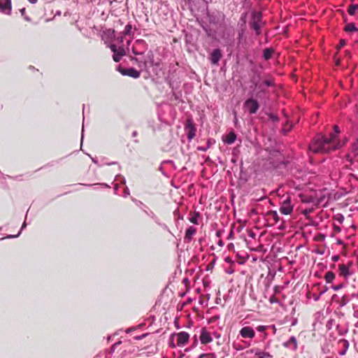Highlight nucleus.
<instances>
[{
	"mask_svg": "<svg viewBox=\"0 0 358 358\" xmlns=\"http://www.w3.org/2000/svg\"><path fill=\"white\" fill-rule=\"evenodd\" d=\"M334 133H331L329 137L318 135L310 144L309 149L313 152H329L338 149L341 144L337 141V134L340 132L338 127L334 125Z\"/></svg>",
	"mask_w": 358,
	"mask_h": 358,
	"instance_id": "1",
	"label": "nucleus"
},
{
	"mask_svg": "<svg viewBox=\"0 0 358 358\" xmlns=\"http://www.w3.org/2000/svg\"><path fill=\"white\" fill-rule=\"evenodd\" d=\"M262 15L260 12H255L252 15V19L249 22L250 27L254 29L257 36L261 34V25L262 24Z\"/></svg>",
	"mask_w": 358,
	"mask_h": 358,
	"instance_id": "2",
	"label": "nucleus"
},
{
	"mask_svg": "<svg viewBox=\"0 0 358 358\" xmlns=\"http://www.w3.org/2000/svg\"><path fill=\"white\" fill-rule=\"evenodd\" d=\"M338 267L341 275H343L348 280L352 275L355 274V265L352 262H349L346 264H340Z\"/></svg>",
	"mask_w": 358,
	"mask_h": 358,
	"instance_id": "3",
	"label": "nucleus"
},
{
	"mask_svg": "<svg viewBox=\"0 0 358 358\" xmlns=\"http://www.w3.org/2000/svg\"><path fill=\"white\" fill-rule=\"evenodd\" d=\"M243 108L250 115L255 114L259 108V104L256 99L249 98L243 103Z\"/></svg>",
	"mask_w": 358,
	"mask_h": 358,
	"instance_id": "4",
	"label": "nucleus"
},
{
	"mask_svg": "<svg viewBox=\"0 0 358 358\" xmlns=\"http://www.w3.org/2000/svg\"><path fill=\"white\" fill-rule=\"evenodd\" d=\"M109 48L114 53L113 55V59L115 62H120L122 57L125 55V50L122 45H120L117 48V45L110 44Z\"/></svg>",
	"mask_w": 358,
	"mask_h": 358,
	"instance_id": "5",
	"label": "nucleus"
},
{
	"mask_svg": "<svg viewBox=\"0 0 358 358\" xmlns=\"http://www.w3.org/2000/svg\"><path fill=\"white\" fill-rule=\"evenodd\" d=\"M238 336L245 339H253L255 337V331L250 326H244L240 329Z\"/></svg>",
	"mask_w": 358,
	"mask_h": 358,
	"instance_id": "6",
	"label": "nucleus"
},
{
	"mask_svg": "<svg viewBox=\"0 0 358 358\" xmlns=\"http://www.w3.org/2000/svg\"><path fill=\"white\" fill-rule=\"evenodd\" d=\"M171 337H176L177 345L178 347H183L187 343L189 339V334L186 331H180L177 334H173Z\"/></svg>",
	"mask_w": 358,
	"mask_h": 358,
	"instance_id": "7",
	"label": "nucleus"
},
{
	"mask_svg": "<svg viewBox=\"0 0 358 358\" xmlns=\"http://www.w3.org/2000/svg\"><path fill=\"white\" fill-rule=\"evenodd\" d=\"M185 130L187 132V138L191 141L196 134V127L192 119L187 120Z\"/></svg>",
	"mask_w": 358,
	"mask_h": 358,
	"instance_id": "8",
	"label": "nucleus"
},
{
	"mask_svg": "<svg viewBox=\"0 0 358 358\" xmlns=\"http://www.w3.org/2000/svg\"><path fill=\"white\" fill-rule=\"evenodd\" d=\"M293 210V206L291 204L290 198L285 199L280 207V212L284 215H289Z\"/></svg>",
	"mask_w": 358,
	"mask_h": 358,
	"instance_id": "9",
	"label": "nucleus"
},
{
	"mask_svg": "<svg viewBox=\"0 0 358 358\" xmlns=\"http://www.w3.org/2000/svg\"><path fill=\"white\" fill-rule=\"evenodd\" d=\"M119 71L122 76H127L134 78H138L141 76V72L133 67L120 69Z\"/></svg>",
	"mask_w": 358,
	"mask_h": 358,
	"instance_id": "10",
	"label": "nucleus"
},
{
	"mask_svg": "<svg viewBox=\"0 0 358 358\" xmlns=\"http://www.w3.org/2000/svg\"><path fill=\"white\" fill-rule=\"evenodd\" d=\"M11 0H0V10L3 13L10 15L11 13Z\"/></svg>",
	"mask_w": 358,
	"mask_h": 358,
	"instance_id": "11",
	"label": "nucleus"
},
{
	"mask_svg": "<svg viewBox=\"0 0 358 358\" xmlns=\"http://www.w3.org/2000/svg\"><path fill=\"white\" fill-rule=\"evenodd\" d=\"M135 44L143 45V50H138L136 45H134L132 48V52L136 55H141L144 54L145 50L147 49V44L145 41L143 39H138L136 41Z\"/></svg>",
	"mask_w": 358,
	"mask_h": 358,
	"instance_id": "12",
	"label": "nucleus"
},
{
	"mask_svg": "<svg viewBox=\"0 0 358 358\" xmlns=\"http://www.w3.org/2000/svg\"><path fill=\"white\" fill-rule=\"evenodd\" d=\"M222 52L219 48L215 49L210 55V61L213 64H218L219 61L222 58Z\"/></svg>",
	"mask_w": 358,
	"mask_h": 358,
	"instance_id": "13",
	"label": "nucleus"
},
{
	"mask_svg": "<svg viewBox=\"0 0 358 358\" xmlns=\"http://www.w3.org/2000/svg\"><path fill=\"white\" fill-rule=\"evenodd\" d=\"M200 341L202 344H207L213 341V338L209 332L206 328H202L200 335Z\"/></svg>",
	"mask_w": 358,
	"mask_h": 358,
	"instance_id": "14",
	"label": "nucleus"
},
{
	"mask_svg": "<svg viewBox=\"0 0 358 358\" xmlns=\"http://www.w3.org/2000/svg\"><path fill=\"white\" fill-rule=\"evenodd\" d=\"M283 345L293 351L296 350L298 345L296 337L294 336H291L288 341L283 343Z\"/></svg>",
	"mask_w": 358,
	"mask_h": 358,
	"instance_id": "15",
	"label": "nucleus"
},
{
	"mask_svg": "<svg viewBox=\"0 0 358 358\" xmlns=\"http://www.w3.org/2000/svg\"><path fill=\"white\" fill-rule=\"evenodd\" d=\"M338 344L342 348V350L338 352L340 355H344L349 347V343L347 340L341 338L338 340Z\"/></svg>",
	"mask_w": 358,
	"mask_h": 358,
	"instance_id": "16",
	"label": "nucleus"
},
{
	"mask_svg": "<svg viewBox=\"0 0 358 358\" xmlns=\"http://www.w3.org/2000/svg\"><path fill=\"white\" fill-rule=\"evenodd\" d=\"M196 229L191 226L186 229L185 239L187 242H190L192 239V236L196 234Z\"/></svg>",
	"mask_w": 358,
	"mask_h": 358,
	"instance_id": "17",
	"label": "nucleus"
},
{
	"mask_svg": "<svg viewBox=\"0 0 358 358\" xmlns=\"http://www.w3.org/2000/svg\"><path fill=\"white\" fill-rule=\"evenodd\" d=\"M236 139V135L234 131L229 132L227 136L223 137V141L229 145H231L235 142Z\"/></svg>",
	"mask_w": 358,
	"mask_h": 358,
	"instance_id": "18",
	"label": "nucleus"
},
{
	"mask_svg": "<svg viewBox=\"0 0 358 358\" xmlns=\"http://www.w3.org/2000/svg\"><path fill=\"white\" fill-rule=\"evenodd\" d=\"M255 329L257 332L262 333V340H265L268 337V333L267 330L268 329V326L267 325H259L257 326Z\"/></svg>",
	"mask_w": 358,
	"mask_h": 358,
	"instance_id": "19",
	"label": "nucleus"
},
{
	"mask_svg": "<svg viewBox=\"0 0 358 358\" xmlns=\"http://www.w3.org/2000/svg\"><path fill=\"white\" fill-rule=\"evenodd\" d=\"M251 352H254L258 357L257 358H271V356L268 352L262 351L259 349L251 350Z\"/></svg>",
	"mask_w": 358,
	"mask_h": 358,
	"instance_id": "20",
	"label": "nucleus"
},
{
	"mask_svg": "<svg viewBox=\"0 0 358 358\" xmlns=\"http://www.w3.org/2000/svg\"><path fill=\"white\" fill-rule=\"evenodd\" d=\"M357 30L358 29L357 28L355 24L353 22L346 23L344 27V31L345 32L357 31Z\"/></svg>",
	"mask_w": 358,
	"mask_h": 358,
	"instance_id": "21",
	"label": "nucleus"
},
{
	"mask_svg": "<svg viewBox=\"0 0 358 358\" xmlns=\"http://www.w3.org/2000/svg\"><path fill=\"white\" fill-rule=\"evenodd\" d=\"M357 156V153L352 152V154H348L346 156V160L350 163L349 166H354L355 168L356 167L355 162H357L355 159H354V157L355 158Z\"/></svg>",
	"mask_w": 358,
	"mask_h": 358,
	"instance_id": "22",
	"label": "nucleus"
},
{
	"mask_svg": "<svg viewBox=\"0 0 358 358\" xmlns=\"http://www.w3.org/2000/svg\"><path fill=\"white\" fill-rule=\"evenodd\" d=\"M267 215L269 216L270 219H272L275 223L280 220L279 215L275 210L269 211Z\"/></svg>",
	"mask_w": 358,
	"mask_h": 358,
	"instance_id": "23",
	"label": "nucleus"
},
{
	"mask_svg": "<svg viewBox=\"0 0 358 358\" xmlns=\"http://www.w3.org/2000/svg\"><path fill=\"white\" fill-rule=\"evenodd\" d=\"M121 34H122L124 36L133 35L131 24H127L124 27V30L122 32H121Z\"/></svg>",
	"mask_w": 358,
	"mask_h": 358,
	"instance_id": "24",
	"label": "nucleus"
},
{
	"mask_svg": "<svg viewBox=\"0 0 358 358\" xmlns=\"http://www.w3.org/2000/svg\"><path fill=\"white\" fill-rule=\"evenodd\" d=\"M327 282H331L335 278V274L332 271H328L324 276Z\"/></svg>",
	"mask_w": 358,
	"mask_h": 358,
	"instance_id": "25",
	"label": "nucleus"
},
{
	"mask_svg": "<svg viewBox=\"0 0 358 358\" xmlns=\"http://www.w3.org/2000/svg\"><path fill=\"white\" fill-rule=\"evenodd\" d=\"M336 331L340 336H343L348 331V329L344 325L337 324Z\"/></svg>",
	"mask_w": 358,
	"mask_h": 358,
	"instance_id": "26",
	"label": "nucleus"
},
{
	"mask_svg": "<svg viewBox=\"0 0 358 358\" xmlns=\"http://www.w3.org/2000/svg\"><path fill=\"white\" fill-rule=\"evenodd\" d=\"M273 50L271 49V48H266L264 50V58L266 59V60H268L269 59L271 56H272V53H273Z\"/></svg>",
	"mask_w": 358,
	"mask_h": 358,
	"instance_id": "27",
	"label": "nucleus"
},
{
	"mask_svg": "<svg viewBox=\"0 0 358 358\" xmlns=\"http://www.w3.org/2000/svg\"><path fill=\"white\" fill-rule=\"evenodd\" d=\"M199 216L200 214L199 212H194L193 216L189 217V220L194 224H198V217Z\"/></svg>",
	"mask_w": 358,
	"mask_h": 358,
	"instance_id": "28",
	"label": "nucleus"
},
{
	"mask_svg": "<svg viewBox=\"0 0 358 358\" xmlns=\"http://www.w3.org/2000/svg\"><path fill=\"white\" fill-rule=\"evenodd\" d=\"M26 226H27V223H26V222L24 221V222H23L22 225V227H21V229H20V231L18 232V234H16V235H8V236H7L6 237H5V238H17V237H18V236H20V234H21L22 230H23V229L26 227Z\"/></svg>",
	"mask_w": 358,
	"mask_h": 358,
	"instance_id": "29",
	"label": "nucleus"
},
{
	"mask_svg": "<svg viewBox=\"0 0 358 358\" xmlns=\"http://www.w3.org/2000/svg\"><path fill=\"white\" fill-rule=\"evenodd\" d=\"M358 9V4L352 5L348 9V13L353 15L355 13V10Z\"/></svg>",
	"mask_w": 358,
	"mask_h": 358,
	"instance_id": "30",
	"label": "nucleus"
},
{
	"mask_svg": "<svg viewBox=\"0 0 358 358\" xmlns=\"http://www.w3.org/2000/svg\"><path fill=\"white\" fill-rule=\"evenodd\" d=\"M357 295V294L354 292H352L350 294H347L343 296V301L346 300L347 302H348L350 300V298H353V297L356 296Z\"/></svg>",
	"mask_w": 358,
	"mask_h": 358,
	"instance_id": "31",
	"label": "nucleus"
},
{
	"mask_svg": "<svg viewBox=\"0 0 358 358\" xmlns=\"http://www.w3.org/2000/svg\"><path fill=\"white\" fill-rule=\"evenodd\" d=\"M115 41L118 45H122L124 42V35L120 33L119 36L115 38Z\"/></svg>",
	"mask_w": 358,
	"mask_h": 358,
	"instance_id": "32",
	"label": "nucleus"
},
{
	"mask_svg": "<svg viewBox=\"0 0 358 358\" xmlns=\"http://www.w3.org/2000/svg\"><path fill=\"white\" fill-rule=\"evenodd\" d=\"M268 118L274 122H277L279 121V117H278V115H275V114H273V113H268Z\"/></svg>",
	"mask_w": 358,
	"mask_h": 358,
	"instance_id": "33",
	"label": "nucleus"
},
{
	"mask_svg": "<svg viewBox=\"0 0 358 358\" xmlns=\"http://www.w3.org/2000/svg\"><path fill=\"white\" fill-rule=\"evenodd\" d=\"M86 185L88 186V187H92V186H95V185H100V186L104 187L106 188L110 187V186L108 185H107L106 183H96V184H94V185Z\"/></svg>",
	"mask_w": 358,
	"mask_h": 358,
	"instance_id": "34",
	"label": "nucleus"
},
{
	"mask_svg": "<svg viewBox=\"0 0 358 358\" xmlns=\"http://www.w3.org/2000/svg\"><path fill=\"white\" fill-rule=\"evenodd\" d=\"M262 85H264L267 87H271V86H273L274 84L272 81H271L270 80H266L263 82Z\"/></svg>",
	"mask_w": 358,
	"mask_h": 358,
	"instance_id": "35",
	"label": "nucleus"
},
{
	"mask_svg": "<svg viewBox=\"0 0 358 358\" xmlns=\"http://www.w3.org/2000/svg\"><path fill=\"white\" fill-rule=\"evenodd\" d=\"M233 347L237 351L243 350L244 349V348L243 346L239 345H236V344H234Z\"/></svg>",
	"mask_w": 358,
	"mask_h": 358,
	"instance_id": "36",
	"label": "nucleus"
},
{
	"mask_svg": "<svg viewBox=\"0 0 358 358\" xmlns=\"http://www.w3.org/2000/svg\"><path fill=\"white\" fill-rule=\"evenodd\" d=\"M129 195V189L127 187L124 188L123 196L127 197Z\"/></svg>",
	"mask_w": 358,
	"mask_h": 358,
	"instance_id": "37",
	"label": "nucleus"
},
{
	"mask_svg": "<svg viewBox=\"0 0 358 358\" xmlns=\"http://www.w3.org/2000/svg\"><path fill=\"white\" fill-rule=\"evenodd\" d=\"M346 43V41L345 39H341L340 41V43H339V45L338 47V48H341V47L344 46Z\"/></svg>",
	"mask_w": 358,
	"mask_h": 358,
	"instance_id": "38",
	"label": "nucleus"
},
{
	"mask_svg": "<svg viewBox=\"0 0 358 358\" xmlns=\"http://www.w3.org/2000/svg\"><path fill=\"white\" fill-rule=\"evenodd\" d=\"M269 301L271 303H278V301L277 299H275L274 296H271L269 299Z\"/></svg>",
	"mask_w": 358,
	"mask_h": 358,
	"instance_id": "39",
	"label": "nucleus"
},
{
	"mask_svg": "<svg viewBox=\"0 0 358 358\" xmlns=\"http://www.w3.org/2000/svg\"><path fill=\"white\" fill-rule=\"evenodd\" d=\"M268 329H272L273 334H275L276 332L275 326V325H268Z\"/></svg>",
	"mask_w": 358,
	"mask_h": 358,
	"instance_id": "40",
	"label": "nucleus"
},
{
	"mask_svg": "<svg viewBox=\"0 0 358 358\" xmlns=\"http://www.w3.org/2000/svg\"><path fill=\"white\" fill-rule=\"evenodd\" d=\"M169 346L172 348H175L177 345V343L176 344L173 341H171L169 343Z\"/></svg>",
	"mask_w": 358,
	"mask_h": 358,
	"instance_id": "41",
	"label": "nucleus"
},
{
	"mask_svg": "<svg viewBox=\"0 0 358 358\" xmlns=\"http://www.w3.org/2000/svg\"><path fill=\"white\" fill-rule=\"evenodd\" d=\"M132 201H133L134 202H135V203H136V205H138V206H141V205H143V203H142L141 201H138V200H136V199H132Z\"/></svg>",
	"mask_w": 358,
	"mask_h": 358,
	"instance_id": "42",
	"label": "nucleus"
},
{
	"mask_svg": "<svg viewBox=\"0 0 358 358\" xmlns=\"http://www.w3.org/2000/svg\"><path fill=\"white\" fill-rule=\"evenodd\" d=\"M151 217L152 218L157 222L159 224V222H157V217L155 216V215L153 213H151Z\"/></svg>",
	"mask_w": 358,
	"mask_h": 358,
	"instance_id": "43",
	"label": "nucleus"
},
{
	"mask_svg": "<svg viewBox=\"0 0 358 358\" xmlns=\"http://www.w3.org/2000/svg\"><path fill=\"white\" fill-rule=\"evenodd\" d=\"M151 217L152 218L157 222L159 224V222H157V217L155 216V215L153 213H151Z\"/></svg>",
	"mask_w": 358,
	"mask_h": 358,
	"instance_id": "44",
	"label": "nucleus"
},
{
	"mask_svg": "<svg viewBox=\"0 0 358 358\" xmlns=\"http://www.w3.org/2000/svg\"><path fill=\"white\" fill-rule=\"evenodd\" d=\"M352 306H353V309H354L353 315H354L355 317H357V315H358V310H355V307L354 304H352Z\"/></svg>",
	"mask_w": 358,
	"mask_h": 358,
	"instance_id": "45",
	"label": "nucleus"
},
{
	"mask_svg": "<svg viewBox=\"0 0 358 358\" xmlns=\"http://www.w3.org/2000/svg\"><path fill=\"white\" fill-rule=\"evenodd\" d=\"M159 170L161 171V173L164 175V176H166V174L165 173L164 169H163V167L162 166H160L159 168Z\"/></svg>",
	"mask_w": 358,
	"mask_h": 358,
	"instance_id": "46",
	"label": "nucleus"
},
{
	"mask_svg": "<svg viewBox=\"0 0 358 358\" xmlns=\"http://www.w3.org/2000/svg\"><path fill=\"white\" fill-rule=\"evenodd\" d=\"M341 287H342V285H337V286L334 287V290H338V289H340Z\"/></svg>",
	"mask_w": 358,
	"mask_h": 358,
	"instance_id": "47",
	"label": "nucleus"
},
{
	"mask_svg": "<svg viewBox=\"0 0 358 358\" xmlns=\"http://www.w3.org/2000/svg\"><path fill=\"white\" fill-rule=\"evenodd\" d=\"M117 189H118V185H117V184H116V185H115V187H114V193H115V194H117Z\"/></svg>",
	"mask_w": 358,
	"mask_h": 358,
	"instance_id": "48",
	"label": "nucleus"
},
{
	"mask_svg": "<svg viewBox=\"0 0 358 358\" xmlns=\"http://www.w3.org/2000/svg\"><path fill=\"white\" fill-rule=\"evenodd\" d=\"M207 148H203V147H199L198 148V150H201V151H206Z\"/></svg>",
	"mask_w": 358,
	"mask_h": 358,
	"instance_id": "49",
	"label": "nucleus"
},
{
	"mask_svg": "<svg viewBox=\"0 0 358 358\" xmlns=\"http://www.w3.org/2000/svg\"><path fill=\"white\" fill-rule=\"evenodd\" d=\"M83 132H84V124H83V129H82V136H81V142L83 139Z\"/></svg>",
	"mask_w": 358,
	"mask_h": 358,
	"instance_id": "50",
	"label": "nucleus"
},
{
	"mask_svg": "<svg viewBox=\"0 0 358 358\" xmlns=\"http://www.w3.org/2000/svg\"><path fill=\"white\" fill-rule=\"evenodd\" d=\"M338 258H339L338 256H334L332 257L334 261H337L338 259Z\"/></svg>",
	"mask_w": 358,
	"mask_h": 358,
	"instance_id": "51",
	"label": "nucleus"
},
{
	"mask_svg": "<svg viewBox=\"0 0 358 358\" xmlns=\"http://www.w3.org/2000/svg\"><path fill=\"white\" fill-rule=\"evenodd\" d=\"M31 3H36L38 0H28Z\"/></svg>",
	"mask_w": 358,
	"mask_h": 358,
	"instance_id": "52",
	"label": "nucleus"
},
{
	"mask_svg": "<svg viewBox=\"0 0 358 358\" xmlns=\"http://www.w3.org/2000/svg\"><path fill=\"white\" fill-rule=\"evenodd\" d=\"M331 323H332V321H329V322H328V324H327V327L329 329H330V325H331Z\"/></svg>",
	"mask_w": 358,
	"mask_h": 358,
	"instance_id": "53",
	"label": "nucleus"
},
{
	"mask_svg": "<svg viewBox=\"0 0 358 358\" xmlns=\"http://www.w3.org/2000/svg\"><path fill=\"white\" fill-rule=\"evenodd\" d=\"M252 83H253L255 84V87H257V83H256V82L255 81V79H254V78H253V79H252Z\"/></svg>",
	"mask_w": 358,
	"mask_h": 358,
	"instance_id": "54",
	"label": "nucleus"
},
{
	"mask_svg": "<svg viewBox=\"0 0 358 358\" xmlns=\"http://www.w3.org/2000/svg\"><path fill=\"white\" fill-rule=\"evenodd\" d=\"M135 45H136L137 47L139 46V48H140L139 50H143V45H136V44Z\"/></svg>",
	"mask_w": 358,
	"mask_h": 358,
	"instance_id": "55",
	"label": "nucleus"
},
{
	"mask_svg": "<svg viewBox=\"0 0 358 358\" xmlns=\"http://www.w3.org/2000/svg\"><path fill=\"white\" fill-rule=\"evenodd\" d=\"M206 356V354H201L199 356V358H203Z\"/></svg>",
	"mask_w": 358,
	"mask_h": 358,
	"instance_id": "56",
	"label": "nucleus"
},
{
	"mask_svg": "<svg viewBox=\"0 0 358 358\" xmlns=\"http://www.w3.org/2000/svg\"><path fill=\"white\" fill-rule=\"evenodd\" d=\"M25 11V8H22L20 10V12L22 13V15H24V13Z\"/></svg>",
	"mask_w": 358,
	"mask_h": 358,
	"instance_id": "57",
	"label": "nucleus"
},
{
	"mask_svg": "<svg viewBox=\"0 0 358 358\" xmlns=\"http://www.w3.org/2000/svg\"><path fill=\"white\" fill-rule=\"evenodd\" d=\"M137 135V132L136 131H134L132 134V136H136Z\"/></svg>",
	"mask_w": 358,
	"mask_h": 358,
	"instance_id": "58",
	"label": "nucleus"
},
{
	"mask_svg": "<svg viewBox=\"0 0 358 358\" xmlns=\"http://www.w3.org/2000/svg\"><path fill=\"white\" fill-rule=\"evenodd\" d=\"M125 182H126L125 178H122V181H121V182L124 184V183H125Z\"/></svg>",
	"mask_w": 358,
	"mask_h": 358,
	"instance_id": "59",
	"label": "nucleus"
},
{
	"mask_svg": "<svg viewBox=\"0 0 358 358\" xmlns=\"http://www.w3.org/2000/svg\"><path fill=\"white\" fill-rule=\"evenodd\" d=\"M319 299V296H315V300L317 301Z\"/></svg>",
	"mask_w": 358,
	"mask_h": 358,
	"instance_id": "60",
	"label": "nucleus"
},
{
	"mask_svg": "<svg viewBox=\"0 0 358 358\" xmlns=\"http://www.w3.org/2000/svg\"><path fill=\"white\" fill-rule=\"evenodd\" d=\"M222 244H223V243H222V241H220L219 242V245H222Z\"/></svg>",
	"mask_w": 358,
	"mask_h": 358,
	"instance_id": "61",
	"label": "nucleus"
},
{
	"mask_svg": "<svg viewBox=\"0 0 358 358\" xmlns=\"http://www.w3.org/2000/svg\"><path fill=\"white\" fill-rule=\"evenodd\" d=\"M183 281H184L185 282H187V281H188V279H187V278H185V279L183 280Z\"/></svg>",
	"mask_w": 358,
	"mask_h": 358,
	"instance_id": "62",
	"label": "nucleus"
},
{
	"mask_svg": "<svg viewBox=\"0 0 358 358\" xmlns=\"http://www.w3.org/2000/svg\"><path fill=\"white\" fill-rule=\"evenodd\" d=\"M57 15H61V12H60V11H58V12L57 13Z\"/></svg>",
	"mask_w": 358,
	"mask_h": 358,
	"instance_id": "63",
	"label": "nucleus"
},
{
	"mask_svg": "<svg viewBox=\"0 0 358 358\" xmlns=\"http://www.w3.org/2000/svg\"><path fill=\"white\" fill-rule=\"evenodd\" d=\"M351 286L354 288H355V284H352Z\"/></svg>",
	"mask_w": 358,
	"mask_h": 358,
	"instance_id": "64",
	"label": "nucleus"
}]
</instances>
